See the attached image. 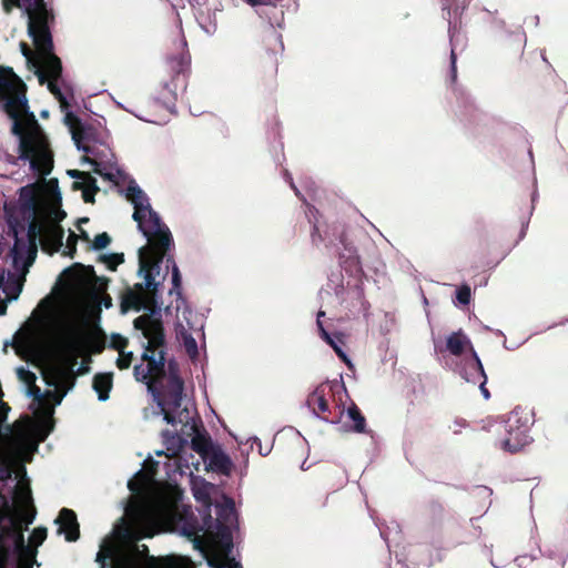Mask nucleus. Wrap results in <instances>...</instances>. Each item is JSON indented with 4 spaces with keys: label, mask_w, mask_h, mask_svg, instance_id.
Here are the masks:
<instances>
[{
    "label": "nucleus",
    "mask_w": 568,
    "mask_h": 568,
    "mask_svg": "<svg viewBox=\"0 0 568 568\" xmlns=\"http://www.w3.org/2000/svg\"><path fill=\"white\" fill-rule=\"evenodd\" d=\"M134 328L141 331L144 339L142 361L146 363L135 365L134 377L138 382L145 383L148 392L152 395L158 406V415L175 426L189 425L193 417L187 407L182 406L184 382L179 375L178 364L174 361L168 363V377L165 374V333L163 322L155 312L143 314L133 322Z\"/></svg>",
    "instance_id": "1"
},
{
    "label": "nucleus",
    "mask_w": 568,
    "mask_h": 568,
    "mask_svg": "<svg viewBox=\"0 0 568 568\" xmlns=\"http://www.w3.org/2000/svg\"><path fill=\"white\" fill-rule=\"evenodd\" d=\"M23 88L20 85L17 90L10 84H1L0 99L6 100L4 113L12 120L10 131L19 139L18 155L7 153L6 161L12 165H19L20 161L29 162L31 171L44 178L53 169L54 154L48 135L30 111Z\"/></svg>",
    "instance_id": "2"
},
{
    "label": "nucleus",
    "mask_w": 568,
    "mask_h": 568,
    "mask_svg": "<svg viewBox=\"0 0 568 568\" xmlns=\"http://www.w3.org/2000/svg\"><path fill=\"white\" fill-rule=\"evenodd\" d=\"M126 199L133 204V220L139 230L148 239V244L139 248V272L144 274L146 287L155 290V274L166 256L173 237L169 227L151 207L148 195L132 181L126 187Z\"/></svg>",
    "instance_id": "3"
},
{
    "label": "nucleus",
    "mask_w": 568,
    "mask_h": 568,
    "mask_svg": "<svg viewBox=\"0 0 568 568\" xmlns=\"http://www.w3.org/2000/svg\"><path fill=\"white\" fill-rule=\"evenodd\" d=\"M2 6L6 13L19 8L28 16V34L32 38L38 57L53 52L49 23L53 21L54 16L47 8L44 0H3Z\"/></svg>",
    "instance_id": "4"
},
{
    "label": "nucleus",
    "mask_w": 568,
    "mask_h": 568,
    "mask_svg": "<svg viewBox=\"0 0 568 568\" xmlns=\"http://www.w3.org/2000/svg\"><path fill=\"white\" fill-rule=\"evenodd\" d=\"M27 529L18 514H13L6 496L0 493V557L6 560L13 542L19 554L34 559L37 550L31 549L24 542L23 530Z\"/></svg>",
    "instance_id": "5"
},
{
    "label": "nucleus",
    "mask_w": 568,
    "mask_h": 568,
    "mask_svg": "<svg viewBox=\"0 0 568 568\" xmlns=\"http://www.w3.org/2000/svg\"><path fill=\"white\" fill-rule=\"evenodd\" d=\"M342 390L345 392L343 383L338 381L324 382L307 396L306 405L316 417L331 424H338L344 414V406L336 404L331 408L328 398H334Z\"/></svg>",
    "instance_id": "6"
},
{
    "label": "nucleus",
    "mask_w": 568,
    "mask_h": 568,
    "mask_svg": "<svg viewBox=\"0 0 568 568\" xmlns=\"http://www.w3.org/2000/svg\"><path fill=\"white\" fill-rule=\"evenodd\" d=\"M500 427L505 433L503 439H500V446L506 452L517 453L531 440L528 417L519 408H515L507 414L501 420Z\"/></svg>",
    "instance_id": "7"
},
{
    "label": "nucleus",
    "mask_w": 568,
    "mask_h": 568,
    "mask_svg": "<svg viewBox=\"0 0 568 568\" xmlns=\"http://www.w3.org/2000/svg\"><path fill=\"white\" fill-rule=\"evenodd\" d=\"M149 548L142 545V550L139 546L132 545L129 548H123L112 540H104L97 554L95 561L101 565L100 568L106 567V561L111 560L110 568H140V555H148Z\"/></svg>",
    "instance_id": "8"
},
{
    "label": "nucleus",
    "mask_w": 568,
    "mask_h": 568,
    "mask_svg": "<svg viewBox=\"0 0 568 568\" xmlns=\"http://www.w3.org/2000/svg\"><path fill=\"white\" fill-rule=\"evenodd\" d=\"M11 229L14 232V244L10 251V255L16 271L8 273L7 281L3 280V286L1 287L8 301L17 300L21 294L26 282V274L32 262L24 260L26 243L18 239L17 225H11Z\"/></svg>",
    "instance_id": "9"
},
{
    "label": "nucleus",
    "mask_w": 568,
    "mask_h": 568,
    "mask_svg": "<svg viewBox=\"0 0 568 568\" xmlns=\"http://www.w3.org/2000/svg\"><path fill=\"white\" fill-rule=\"evenodd\" d=\"M51 212H47L44 216H40V214L33 216H22L23 222H19L16 219L9 220V233L14 236V232L11 229V225H17L18 235L23 234L27 231V241L30 247L36 251L37 240L42 239L45 225L48 223L47 220ZM18 239L22 240L27 244L22 237L18 236Z\"/></svg>",
    "instance_id": "10"
},
{
    "label": "nucleus",
    "mask_w": 568,
    "mask_h": 568,
    "mask_svg": "<svg viewBox=\"0 0 568 568\" xmlns=\"http://www.w3.org/2000/svg\"><path fill=\"white\" fill-rule=\"evenodd\" d=\"M34 67L40 84H44L49 79L60 80L62 77V62L54 52L39 55Z\"/></svg>",
    "instance_id": "11"
},
{
    "label": "nucleus",
    "mask_w": 568,
    "mask_h": 568,
    "mask_svg": "<svg viewBox=\"0 0 568 568\" xmlns=\"http://www.w3.org/2000/svg\"><path fill=\"white\" fill-rule=\"evenodd\" d=\"M466 0H445L443 7V18L448 22V34L450 42L462 28V16L467 8Z\"/></svg>",
    "instance_id": "12"
},
{
    "label": "nucleus",
    "mask_w": 568,
    "mask_h": 568,
    "mask_svg": "<svg viewBox=\"0 0 568 568\" xmlns=\"http://www.w3.org/2000/svg\"><path fill=\"white\" fill-rule=\"evenodd\" d=\"M144 281L146 280L144 278ZM155 283V290L148 288L146 282H144V284L138 283L135 284L134 288L125 290V292L121 295V312L124 314L130 310L141 311L144 307L145 303V290L155 294V292L158 291V286L160 285L159 282Z\"/></svg>",
    "instance_id": "13"
},
{
    "label": "nucleus",
    "mask_w": 568,
    "mask_h": 568,
    "mask_svg": "<svg viewBox=\"0 0 568 568\" xmlns=\"http://www.w3.org/2000/svg\"><path fill=\"white\" fill-rule=\"evenodd\" d=\"M59 525L58 534H64L67 541H77L80 537V525L72 509L62 508L54 520Z\"/></svg>",
    "instance_id": "14"
},
{
    "label": "nucleus",
    "mask_w": 568,
    "mask_h": 568,
    "mask_svg": "<svg viewBox=\"0 0 568 568\" xmlns=\"http://www.w3.org/2000/svg\"><path fill=\"white\" fill-rule=\"evenodd\" d=\"M74 364L75 362L70 367L57 366L52 369L51 373H43L45 383L49 386L59 388L60 390H65L67 394L75 383V376L72 369Z\"/></svg>",
    "instance_id": "15"
},
{
    "label": "nucleus",
    "mask_w": 568,
    "mask_h": 568,
    "mask_svg": "<svg viewBox=\"0 0 568 568\" xmlns=\"http://www.w3.org/2000/svg\"><path fill=\"white\" fill-rule=\"evenodd\" d=\"M20 211L22 216L40 214L39 189L36 184L21 187Z\"/></svg>",
    "instance_id": "16"
},
{
    "label": "nucleus",
    "mask_w": 568,
    "mask_h": 568,
    "mask_svg": "<svg viewBox=\"0 0 568 568\" xmlns=\"http://www.w3.org/2000/svg\"><path fill=\"white\" fill-rule=\"evenodd\" d=\"M65 122L71 129L72 139L79 150L84 151L87 154L92 152V149L88 145H84L82 142L90 139L89 131L90 128H87L82 124L81 120L74 115L73 113H68L65 115Z\"/></svg>",
    "instance_id": "17"
},
{
    "label": "nucleus",
    "mask_w": 568,
    "mask_h": 568,
    "mask_svg": "<svg viewBox=\"0 0 568 568\" xmlns=\"http://www.w3.org/2000/svg\"><path fill=\"white\" fill-rule=\"evenodd\" d=\"M168 65L173 73V82H181V87H185L186 72L189 71L190 60L183 55H173L169 58Z\"/></svg>",
    "instance_id": "18"
},
{
    "label": "nucleus",
    "mask_w": 568,
    "mask_h": 568,
    "mask_svg": "<svg viewBox=\"0 0 568 568\" xmlns=\"http://www.w3.org/2000/svg\"><path fill=\"white\" fill-rule=\"evenodd\" d=\"M469 347L473 353L474 347L469 338L464 334L462 329L452 333L446 341V349L454 356H460L465 349Z\"/></svg>",
    "instance_id": "19"
},
{
    "label": "nucleus",
    "mask_w": 568,
    "mask_h": 568,
    "mask_svg": "<svg viewBox=\"0 0 568 568\" xmlns=\"http://www.w3.org/2000/svg\"><path fill=\"white\" fill-rule=\"evenodd\" d=\"M471 367L476 371V374H473L471 376L467 377V382L479 384L480 392L483 396L488 399L490 397V393L486 387L487 383V375L485 373L484 366L476 353V351H473V359H471Z\"/></svg>",
    "instance_id": "20"
},
{
    "label": "nucleus",
    "mask_w": 568,
    "mask_h": 568,
    "mask_svg": "<svg viewBox=\"0 0 568 568\" xmlns=\"http://www.w3.org/2000/svg\"><path fill=\"white\" fill-rule=\"evenodd\" d=\"M112 386V373H98L94 375L92 387L97 392L99 400L104 402L109 398Z\"/></svg>",
    "instance_id": "21"
},
{
    "label": "nucleus",
    "mask_w": 568,
    "mask_h": 568,
    "mask_svg": "<svg viewBox=\"0 0 568 568\" xmlns=\"http://www.w3.org/2000/svg\"><path fill=\"white\" fill-rule=\"evenodd\" d=\"M210 453L211 468L223 475H229L232 468L231 458L220 448H213Z\"/></svg>",
    "instance_id": "22"
},
{
    "label": "nucleus",
    "mask_w": 568,
    "mask_h": 568,
    "mask_svg": "<svg viewBox=\"0 0 568 568\" xmlns=\"http://www.w3.org/2000/svg\"><path fill=\"white\" fill-rule=\"evenodd\" d=\"M63 236L64 231L60 225L47 223L42 241L44 244L52 246L54 251H58L62 246Z\"/></svg>",
    "instance_id": "23"
},
{
    "label": "nucleus",
    "mask_w": 568,
    "mask_h": 568,
    "mask_svg": "<svg viewBox=\"0 0 568 568\" xmlns=\"http://www.w3.org/2000/svg\"><path fill=\"white\" fill-rule=\"evenodd\" d=\"M192 429L195 432L191 440V447L194 452L205 457L213 449L212 440L207 434H202L196 430V426L193 425Z\"/></svg>",
    "instance_id": "24"
},
{
    "label": "nucleus",
    "mask_w": 568,
    "mask_h": 568,
    "mask_svg": "<svg viewBox=\"0 0 568 568\" xmlns=\"http://www.w3.org/2000/svg\"><path fill=\"white\" fill-rule=\"evenodd\" d=\"M74 267H79L83 271V274H78L79 282H88L89 284L97 286L98 291H104L106 286V280L98 277L94 267L91 265L84 266L82 264H75Z\"/></svg>",
    "instance_id": "25"
},
{
    "label": "nucleus",
    "mask_w": 568,
    "mask_h": 568,
    "mask_svg": "<svg viewBox=\"0 0 568 568\" xmlns=\"http://www.w3.org/2000/svg\"><path fill=\"white\" fill-rule=\"evenodd\" d=\"M73 189L82 190V199L85 203H94V196L100 191L94 178H90L85 183L73 182Z\"/></svg>",
    "instance_id": "26"
},
{
    "label": "nucleus",
    "mask_w": 568,
    "mask_h": 568,
    "mask_svg": "<svg viewBox=\"0 0 568 568\" xmlns=\"http://www.w3.org/2000/svg\"><path fill=\"white\" fill-rule=\"evenodd\" d=\"M18 373H19V376L28 384H32L30 387H29V394L33 397L34 400H38L39 403H41L44 398V393L41 392L40 387H38L34 382H36V375L33 373H31L30 371H27L24 368H19L18 369Z\"/></svg>",
    "instance_id": "27"
},
{
    "label": "nucleus",
    "mask_w": 568,
    "mask_h": 568,
    "mask_svg": "<svg viewBox=\"0 0 568 568\" xmlns=\"http://www.w3.org/2000/svg\"><path fill=\"white\" fill-rule=\"evenodd\" d=\"M348 418L354 422L352 429L355 433H365L366 432V419L362 414L361 409L355 403H352L347 408Z\"/></svg>",
    "instance_id": "28"
},
{
    "label": "nucleus",
    "mask_w": 568,
    "mask_h": 568,
    "mask_svg": "<svg viewBox=\"0 0 568 568\" xmlns=\"http://www.w3.org/2000/svg\"><path fill=\"white\" fill-rule=\"evenodd\" d=\"M150 480H151V478L146 473H144L143 470H139L134 475V477L129 480L128 488L133 494H140L146 488Z\"/></svg>",
    "instance_id": "29"
},
{
    "label": "nucleus",
    "mask_w": 568,
    "mask_h": 568,
    "mask_svg": "<svg viewBox=\"0 0 568 568\" xmlns=\"http://www.w3.org/2000/svg\"><path fill=\"white\" fill-rule=\"evenodd\" d=\"M100 262H103L110 271H116V267L124 262L123 253H112L108 255H101Z\"/></svg>",
    "instance_id": "30"
},
{
    "label": "nucleus",
    "mask_w": 568,
    "mask_h": 568,
    "mask_svg": "<svg viewBox=\"0 0 568 568\" xmlns=\"http://www.w3.org/2000/svg\"><path fill=\"white\" fill-rule=\"evenodd\" d=\"M27 498H28L29 503H32L30 491L28 493ZM17 514L22 519L26 528H28V526L33 523V520L36 518L37 510L34 508V506L32 504H30V506L28 508L20 509L19 511H17Z\"/></svg>",
    "instance_id": "31"
},
{
    "label": "nucleus",
    "mask_w": 568,
    "mask_h": 568,
    "mask_svg": "<svg viewBox=\"0 0 568 568\" xmlns=\"http://www.w3.org/2000/svg\"><path fill=\"white\" fill-rule=\"evenodd\" d=\"M426 511L432 520L440 519L445 508L439 500L433 499L427 504Z\"/></svg>",
    "instance_id": "32"
},
{
    "label": "nucleus",
    "mask_w": 568,
    "mask_h": 568,
    "mask_svg": "<svg viewBox=\"0 0 568 568\" xmlns=\"http://www.w3.org/2000/svg\"><path fill=\"white\" fill-rule=\"evenodd\" d=\"M111 241V236L106 232H102L95 235L94 240L91 242L90 248L95 251L104 250L110 245Z\"/></svg>",
    "instance_id": "33"
},
{
    "label": "nucleus",
    "mask_w": 568,
    "mask_h": 568,
    "mask_svg": "<svg viewBox=\"0 0 568 568\" xmlns=\"http://www.w3.org/2000/svg\"><path fill=\"white\" fill-rule=\"evenodd\" d=\"M48 530L45 527H37L33 529L30 536V542L33 545V549L43 544L47 538ZM32 549V547H30Z\"/></svg>",
    "instance_id": "34"
},
{
    "label": "nucleus",
    "mask_w": 568,
    "mask_h": 568,
    "mask_svg": "<svg viewBox=\"0 0 568 568\" xmlns=\"http://www.w3.org/2000/svg\"><path fill=\"white\" fill-rule=\"evenodd\" d=\"M170 265H172V284H173V290L175 291H179L181 288V274H180V271H179V267L176 266L173 257L169 256L166 258V267H169Z\"/></svg>",
    "instance_id": "35"
},
{
    "label": "nucleus",
    "mask_w": 568,
    "mask_h": 568,
    "mask_svg": "<svg viewBox=\"0 0 568 568\" xmlns=\"http://www.w3.org/2000/svg\"><path fill=\"white\" fill-rule=\"evenodd\" d=\"M471 298V291L467 284L459 286L456 291V300L459 304L468 305Z\"/></svg>",
    "instance_id": "36"
},
{
    "label": "nucleus",
    "mask_w": 568,
    "mask_h": 568,
    "mask_svg": "<svg viewBox=\"0 0 568 568\" xmlns=\"http://www.w3.org/2000/svg\"><path fill=\"white\" fill-rule=\"evenodd\" d=\"M128 344H129L128 339L125 337H123L122 335L112 334L111 338H110L109 347L114 351L122 352L126 348Z\"/></svg>",
    "instance_id": "37"
},
{
    "label": "nucleus",
    "mask_w": 568,
    "mask_h": 568,
    "mask_svg": "<svg viewBox=\"0 0 568 568\" xmlns=\"http://www.w3.org/2000/svg\"><path fill=\"white\" fill-rule=\"evenodd\" d=\"M59 80L49 79L45 83H48L49 91L54 95V98L60 101L62 104H65V98L61 92V89L58 85Z\"/></svg>",
    "instance_id": "38"
},
{
    "label": "nucleus",
    "mask_w": 568,
    "mask_h": 568,
    "mask_svg": "<svg viewBox=\"0 0 568 568\" xmlns=\"http://www.w3.org/2000/svg\"><path fill=\"white\" fill-rule=\"evenodd\" d=\"M133 361V354L131 352L125 353L124 351L119 352V358L116 359V366L119 369H126L131 366Z\"/></svg>",
    "instance_id": "39"
},
{
    "label": "nucleus",
    "mask_w": 568,
    "mask_h": 568,
    "mask_svg": "<svg viewBox=\"0 0 568 568\" xmlns=\"http://www.w3.org/2000/svg\"><path fill=\"white\" fill-rule=\"evenodd\" d=\"M325 313L323 311H320L317 313V327H318V331H320V335L321 337L327 343L329 344L332 341H334V337L331 336V334L324 328V325L321 321V317L324 316Z\"/></svg>",
    "instance_id": "40"
},
{
    "label": "nucleus",
    "mask_w": 568,
    "mask_h": 568,
    "mask_svg": "<svg viewBox=\"0 0 568 568\" xmlns=\"http://www.w3.org/2000/svg\"><path fill=\"white\" fill-rule=\"evenodd\" d=\"M325 313L323 311H320L317 313V327H318V331H320V335L321 337L327 343L329 344L332 341H334V337L331 336V334L324 328V325L321 321V317L324 316Z\"/></svg>",
    "instance_id": "41"
},
{
    "label": "nucleus",
    "mask_w": 568,
    "mask_h": 568,
    "mask_svg": "<svg viewBox=\"0 0 568 568\" xmlns=\"http://www.w3.org/2000/svg\"><path fill=\"white\" fill-rule=\"evenodd\" d=\"M65 396V390H60L55 388L54 390H45L44 397L52 400L55 405H59L63 397Z\"/></svg>",
    "instance_id": "42"
},
{
    "label": "nucleus",
    "mask_w": 568,
    "mask_h": 568,
    "mask_svg": "<svg viewBox=\"0 0 568 568\" xmlns=\"http://www.w3.org/2000/svg\"><path fill=\"white\" fill-rule=\"evenodd\" d=\"M20 50L22 55L27 59L29 63L36 64V61L38 59V55L36 57L32 49L28 45L26 42H20Z\"/></svg>",
    "instance_id": "43"
},
{
    "label": "nucleus",
    "mask_w": 568,
    "mask_h": 568,
    "mask_svg": "<svg viewBox=\"0 0 568 568\" xmlns=\"http://www.w3.org/2000/svg\"><path fill=\"white\" fill-rule=\"evenodd\" d=\"M77 243H78V234H75L74 232H70L69 237L67 240V248H68L67 254L70 257H73L74 254L77 253Z\"/></svg>",
    "instance_id": "44"
},
{
    "label": "nucleus",
    "mask_w": 568,
    "mask_h": 568,
    "mask_svg": "<svg viewBox=\"0 0 568 568\" xmlns=\"http://www.w3.org/2000/svg\"><path fill=\"white\" fill-rule=\"evenodd\" d=\"M457 55L455 53V49L453 48L450 51V82L455 84L457 81Z\"/></svg>",
    "instance_id": "45"
},
{
    "label": "nucleus",
    "mask_w": 568,
    "mask_h": 568,
    "mask_svg": "<svg viewBox=\"0 0 568 568\" xmlns=\"http://www.w3.org/2000/svg\"><path fill=\"white\" fill-rule=\"evenodd\" d=\"M184 345H185V349H186L187 354H190V355H196L197 354L196 342H195V339L191 335L185 336Z\"/></svg>",
    "instance_id": "46"
},
{
    "label": "nucleus",
    "mask_w": 568,
    "mask_h": 568,
    "mask_svg": "<svg viewBox=\"0 0 568 568\" xmlns=\"http://www.w3.org/2000/svg\"><path fill=\"white\" fill-rule=\"evenodd\" d=\"M333 349L334 352L336 353V355L346 364H349V359L347 357V355L345 354V352L342 349V347L334 341H332L329 344H328Z\"/></svg>",
    "instance_id": "47"
},
{
    "label": "nucleus",
    "mask_w": 568,
    "mask_h": 568,
    "mask_svg": "<svg viewBox=\"0 0 568 568\" xmlns=\"http://www.w3.org/2000/svg\"><path fill=\"white\" fill-rule=\"evenodd\" d=\"M83 161H85V162H88V163L93 165V172L94 173H97V174H99V175H101L103 178H106V179L111 178L110 174H103L102 173V171L100 170V164L95 160L89 158L88 155H84L83 156Z\"/></svg>",
    "instance_id": "48"
},
{
    "label": "nucleus",
    "mask_w": 568,
    "mask_h": 568,
    "mask_svg": "<svg viewBox=\"0 0 568 568\" xmlns=\"http://www.w3.org/2000/svg\"><path fill=\"white\" fill-rule=\"evenodd\" d=\"M69 174L72 178L81 179L83 181L82 183H85L90 180V178H93L89 172H83V171H79V170L69 171Z\"/></svg>",
    "instance_id": "49"
},
{
    "label": "nucleus",
    "mask_w": 568,
    "mask_h": 568,
    "mask_svg": "<svg viewBox=\"0 0 568 568\" xmlns=\"http://www.w3.org/2000/svg\"><path fill=\"white\" fill-rule=\"evenodd\" d=\"M311 240L313 245L318 246V244L323 241V237L320 233V230L317 225H313L312 232H311Z\"/></svg>",
    "instance_id": "50"
},
{
    "label": "nucleus",
    "mask_w": 568,
    "mask_h": 568,
    "mask_svg": "<svg viewBox=\"0 0 568 568\" xmlns=\"http://www.w3.org/2000/svg\"><path fill=\"white\" fill-rule=\"evenodd\" d=\"M219 568H242V566L236 562L234 559H227L221 567Z\"/></svg>",
    "instance_id": "51"
},
{
    "label": "nucleus",
    "mask_w": 568,
    "mask_h": 568,
    "mask_svg": "<svg viewBox=\"0 0 568 568\" xmlns=\"http://www.w3.org/2000/svg\"><path fill=\"white\" fill-rule=\"evenodd\" d=\"M104 349V338L98 339L93 344V352L101 353Z\"/></svg>",
    "instance_id": "52"
},
{
    "label": "nucleus",
    "mask_w": 568,
    "mask_h": 568,
    "mask_svg": "<svg viewBox=\"0 0 568 568\" xmlns=\"http://www.w3.org/2000/svg\"><path fill=\"white\" fill-rule=\"evenodd\" d=\"M339 243L344 246L346 251H348L349 253L352 252V247H349L348 243L346 242V234L344 231H342L339 234Z\"/></svg>",
    "instance_id": "53"
},
{
    "label": "nucleus",
    "mask_w": 568,
    "mask_h": 568,
    "mask_svg": "<svg viewBox=\"0 0 568 568\" xmlns=\"http://www.w3.org/2000/svg\"><path fill=\"white\" fill-rule=\"evenodd\" d=\"M80 234L78 235V240L81 239L84 242H91V239L88 234V232L81 227H79Z\"/></svg>",
    "instance_id": "54"
},
{
    "label": "nucleus",
    "mask_w": 568,
    "mask_h": 568,
    "mask_svg": "<svg viewBox=\"0 0 568 568\" xmlns=\"http://www.w3.org/2000/svg\"><path fill=\"white\" fill-rule=\"evenodd\" d=\"M473 374H476V371L471 367V361L467 363V368L465 371V379L467 381L468 376H471Z\"/></svg>",
    "instance_id": "55"
},
{
    "label": "nucleus",
    "mask_w": 568,
    "mask_h": 568,
    "mask_svg": "<svg viewBox=\"0 0 568 568\" xmlns=\"http://www.w3.org/2000/svg\"><path fill=\"white\" fill-rule=\"evenodd\" d=\"M102 303L106 308H110L112 306V298L110 295L105 294L102 297Z\"/></svg>",
    "instance_id": "56"
},
{
    "label": "nucleus",
    "mask_w": 568,
    "mask_h": 568,
    "mask_svg": "<svg viewBox=\"0 0 568 568\" xmlns=\"http://www.w3.org/2000/svg\"><path fill=\"white\" fill-rule=\"evenodd\" d=\"M247 4L252 7L261 6L265 3V0H244Z\"/></svg>",
    "instance_id": "57"
},
{
    "label": "nucleus",
    "mask_w": 568,
    "mask_h": 568,
    "mask_svg": "<svg viewBox=\"0 0 568 568\" xmlns=\"http://www.w3.org/2000/svg\"><path fill=\"white\" fill-rule=\"evenodd\" d=\"M270 58H271L272 64H273V72H274V74H276L277 73V60L275 58V54H272Z\"/></svg>",
    "instance_id": "58"
},
{
    "label": "nucleus",
    "mask_w": 568,
    "mask_h": 568,
    "mask_svg": "<svg viewBox=\"0 0 568 568\" xmlns=\"http://www.w3.org/2000/svg\"><path fill=\"white\" fill-rule=\"evenodd\" d=\"M64 217H65V212L60 211V212L57 213V221H61Z\"/></svg>",
    "instance_id": "59"
},
{
    "label": "nucleus",
    "mask_w": 568,
    "mask_h": 568,
    "mask_svg": "<svg viewBox=\"0 0 568 568\" xmlns=\"http://www.w3.org/2000/svg\"><path fill=\"white\" fill-rule=\"evenodd\" d=\"M7 310V305L4 303L0 304V315L4 314Z\"/></svg>",
    "instance_id": "60"
},
{
    "label": "nucleus",
    "mask_w": 568,
    "mask_h": 568,
    "mask_svg": "<svg viewBox=\"0 0 568 568\" xmlns=\"http://www.w3.org/2000/svg\"><path fill=\"white\" fill-rule=\"evenodd\" d=\"M0 407L4 408L6 410L10 409L9 406L6 403H3V402L0 403Z\"/></svg>",
    "instance_id": "61"
},
{
    "label": "nucleus",
    "mask_w": 568,
    "mask_h": 568,
    "mask_svg": "<svg viewBox=\"0 0 568 568\" xmlns=\"http://www.w3.org/2000/svg\"><path fill=\"white\" fill-rule=\"evenodd\" d=\"M89 222V217H81L79 220V223H88Z\"/></svg>",
    "instance_id": "62"
},
{
    "label": "nucleus",
    "mask_w": 568,
    "mask_h": 568,
    "mask_svg": "<svg viewBox=\"0 0 568 568\" xmlns=\"http://www.w3.org/2000/svg\"><path fill=\"white\" fill-rule=\"evenodd\" d=\"M232 546V539H231V536L229 535L227 536V547H231Z\"/></svg>",
    "instance_id": "63"
},
{
    "label": "nucleus",
    "mask_w": 568,
    "mask_h": 568,
    "mask_svg": "<svg viewBox=\"0 0 568 568\" xmlns=\"http://www.w3.org/2000/svg\"><path fill=\"white\" fill-rule=\"evenodd\" d=\"M71 347H72V348H77V347H78V344H77V342H75V341H72V343H71Z\"/></svg>",
    "instance_id": "64"
}]
</instances>
